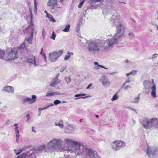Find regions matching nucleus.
<instances>
[{
  "instance_id": "obj_38",
  "label": "nucleus",
  "mask_w": 158,
  "mask_h": 158,
  "mask_svg": "<svg viewBox=\"0 0 158 158\" xmlns=\"http://www.w3.org/2000/svg\"><path fill=\"white\" fill-rule=\"evenodd\" d=\"M137 72V71L136 70H133L131 72V74H132V75H134L136 74Z\"/></svg>"
},
{
  "instance_id": "obj_53",
  "label": "nucleus",
  "mask_w": 158,
  "mask_h": 158,
  "mask_svg": "<svg viewBox=\"0 0 158 158\" xmlns=\"http://www.w3.org/2000/svg\"><path fill=\"white\" fill-rule=\"evenodd\" d=\"M34 0V5H35V7L36 8H37L36 5L37 4V2H36V0Z\"/></svg>"
},
{
  "instance_id": "obj_4",
  "label": "nucleus",
  "mask_w": 158,
  "mask_h": 158,
  "mask_svg": "<svg viewBox=\"0 0 158 158\" xmlns=\"http://www.w3.org/2000/svg\"><path fill=\"white\" fill-rule=\"evenodd\" d=\"M102 48V44L101 42L92 41L88 43V49L89 51L98 52Z\"/></svg>"
},
{
  "instance_id": "obj_41",
  "label": "nucleus",
  "mask_w": 158,
  "mask_h": 158,
  "mask_svg": "<svg viewBox=\"0 0 158 158\" xmlns=\"http://www.w3.org/2000/svg\"><path fill=\"white\" fill-rule=\"evenodd\" d=\"M129 36L131 37V38H133L135 36L133 33L131 32L128 33Z\"/></svg>"
},
{
  "instance_id": "obj_59",
  "label": "nucleus",
  "mask_w": 158,
  "mask_h": 158,
  "mask_svg": "<svg viewBox=\"0 0 158 158\" xmlns=\"http://www.w3.org/2000/svg\"><path fill=\"white\" fill-rule=\"evenodd\" d=\"M51 20L53 22H55L56 20L53 19V18L52 19H51Z\"/></svg>"
},
{
  "instance_id": "obj_55",
  "label": "nucleus",
  "mask_w": 158,
  "mask_h": 158,
  "mask_svg": "<svg viewBox=\"0 0 158 158\" xmlns=\"http://www.w3.org/2000/svg\"><path fill=\"white\" fill-rule=\"evenodd\" d=\"M94 64L95 65H98V66H99V64H98V63L97 62H95Z\"/></svg>"
},
{
  "instance_id": "obj_56",
  "label": "nucleus",
  "mask_w": 158,
  "mask_h": 158,
  "mask_svg": "<svg viewBox=\"0 0 158 158\" xmlns=\"http://www.w3.org/2000/svg\"><path fill=\"white\" fill-rule=\"evenodd\" d=\"M99 67H100L102 68H104L105 69H107V68L103 66H102V65H99Z\"/></svg>"
},
{
  "instance_id": "obj_26",
  "label": "nucleus",
  "mask_w": 158,
  "mask_h": 158,
  "mask_svg": "<svg viewBox=\"0 0 158 158\" xmlns=\"http://www.w3.org/2000/svg\"><path fill=\"white\" fill-rule=\"evenodd\" d=\"M104 0H90L89 2L90 3H95L98 2H103Z\"/></svg>"
},
{
  "instance_id": "obj_33",
  "label": "nucleus",
  "mask_w": 158,
  "mask_h": 158,
  "mask_svg": "<svg viewBox=\"0 0 158 158\" xmlns=\"http://www.w3.org/2000/svg\"><path fill=\"white\" fill-rule=\"evenodd\" d=\"M4 55V52L2 50H0V59L2 58Z\"/></svg>"
},
{
  "instance_id": "obj_49",
  "label": "nucleus",
  "mask_w": 158,
  "mask_h": 158,
  "mask_svg": "<svg viewBox=\"0 0 158 158\" xmlns=\"http://www.w3.org/2000/svg\"><path fill=\"white\" fill-rule=\"evenodd\" d=\"M92 84L91 83L89 84L88 85V86L86 88V89H89L92 86Z\"/></svg>"
},
{
  "instance_id": "obj_37",
  "label": "nucleus",
  "mask_w": 158,
  "mask_h": 158,
  "mask_svg": "<svg viewBox=\"0 0 158 158\" xmlns=\"http://www.w3.org/2000/svg\"><path fill=\"white\" fill-rule=\"evenodd\" d=\"M26 116L27 117V123H29V121L30 120V118H31L29 114H27L26 115Z\"/></svg>"
},
{
  "instance_id": "obj_57",
  "label": "nucleus",
  "mask_w": 158,
  "mask_h": 158,
  "mask_svg": "<svg viewBox=\"0 0 158 158\" xmlns=\"http://www.w3.org/2000/svg\"><path fill=\"white\" fill-rule=\"evenodd\" d=\"M42 108H39L38 109V112H39L40 113H41V110H41L42 109Z\"/></svg>"
},
{
  "instance_id": "obj_2",
  "label": "nucleus",
  "mask_w": 158,
  "mask_h": 158,
  "mask_svg": "<svg viewBox=\"0 0 158 158\" xmlns=\"http://www.w3.org/2000/svg\"><path fill=\"white\" fill-rule=\"evenodd\" d=\"M111 21L116 26L117 33L111 38L108 39L104 41L103 47L105 49L112 48L114 45L121 42L123 37L124 28L119 19L115 16H112Z\"/></svg>"
},
{
  "instance_id": "obj_61",
  "label": "nucleus",
  "mask_w": 158,
  "mask_h": 158,
  "mask_svg": "<svg viewBox=\"0 0 158 158\" xmlns=\"http://www.w3.org/2000/svg\"><path fill=\"white\" fill-rule=\"evenodd\" d=\"M91 4L90 5L91 7H92L93 9L95 8L94 7V6L92 4L93 3H91Z\"/></svg>"
},
{
  "instance_id": "obj_43",
  "label": "nucleus",
  "mask_w": 158,
  "mask_h": 158,
  "mask_svg": "<svg viewBox=\"0 0 158 158\" xmlns=\"http://www.w3.org/2000/svg\"><path fill=\"white\" fill-rule=\"evenodd\" d=\"M46 34V32L45 31L44 29H43V31H42V35L43 36V37H44L45 36Z\"/></svg>"
},
{
  "instance_id": "obj_11",
  "label": "nucleus",
  "mask_w": 158,
  "mask_h": 158,
  "mask_svg": "<svg viewBox=\"0 0 158 158\" xmlns=\"http://www.w3.org/2000/svg\"><path fill=\"white\" fill-rule=\"evenodd\" d=\"M30 18H31V20H30V24L32 26V27L31 28V34L29 36V38L27 39V41L29 44H32V40L33 39V33L34 32H35V33H36V31L34 32V24L32 22V13L31 12L30 13Z\"/></svg>"
},
{
  "instance_id": "obj_28",
  "label": "nucleus",
  "mask_w": 158,
  "mask_h": 158,
  "mask_svg": "<svg viewBox=\"0 0 158 158\" xmlns=\"http://www.w3.org/2000/svg\"><path fill=\"white\" fill-rule=\"evenodd\" d=\"M139 94L138 96L135 98L134 101H133L132 102L133 103H138L139 100Z\"/></svg>"
},
{
  "instance_id": "obj_64",
  "label": "nucleus",
  "mask_w": 158,
  "mask_h": 158,
  "mask_svg": "<svg viewBox=\"0 0 158 158\" xmlns=\"http://www.w3.org/2000/svg\"><path fill=\"white\" fill-rule=\"evenodd\" d=\"M131 72L130 73H127L126 74V75L127 77H128L131 74Z\"/></svg>"
},
{
  "instance_id": "obj_5",
  "label": "nucleus",
  "mask_w": 158,
  "mask_h": 158,
  "mask_svg": "<svg viewBox=\"0 0 158 158\" xmlns=\"http://www.w3.org/2000/svg\"><path fill=\"white\" fill-rule=\"evenodd\" d=\"M155 121L154 118L148 119L144 118L140 121V123L144 128L148 130L153 127V123L155 122Z\"/></svg>"
},
{
  "instance_id": "obj_21",
  "label": "nucleus",
  "mask_w": 158,
  "mask_h": 158,
  "mask_svg": "<svg viewBox=\"0 0 158 158\" xmlns=\"http://www.w3.org/2000/svg\"><path fill=\"white\" fill-rule=\"evenodd\" d=\"M55 124L56 126H58L60 128L63 129L64 128L63 122L61 120L56 121Z\"/></svg>"
},
{
  "instance_id": "obj_29",
  "label": "nucleus",
  "mask_w": 158,
  "mask_h": 158,
  "mask_svg": "<svg viewBox=\"0 0 158 158\" xmlns=\"http://www.w3.org/2000/svg\"><path fill=\"white\" fill-rule=\"evenodd\" d=\"M118 97V95L116 93L112 97L111 100L112 101H114L117 100Z\"/></svg>"
},
{
  "instance_id": "obj_17",
  "label": "nucleus",
  "mask_w": 158,
  "mask_h": 158,
  "mask_svg": "<svg viewBox=\"0 0 158 158\" xmlns=\"http://www.w3.org/2000/svg\"><path fill=\"white\" fill-rule=\"evenodd\" d=\"M152 83L150 80H145L143 82V86L145 89H151Z\"/></svg>"
},
{
  "instance_id": "obj_25",
  "label": "nucleus",
  "mask_w": 158,
  "mask_h": 158,
  "mask_svg": "<svg viewBox=\"0 0 158 158\" xmlns=\"http://www.w3.org/2000/svg\"><path fill=\"white\" fill-rule=\"evenodd\" d=\"M85 95H86V94H76L75 95V97H78V98H76L75 99H77L80 98H86L88 97V96H87L85 97H81V96H85Z\"/></svg>"
},
{
  "instance_id": "obj_19",
  "label": "nucleus",
  "mask_w": 158,
  "mask_h": 158,
  "mask_svg": "<svg viewBox=\"0 0 158 158\" xmlns=\"http://www.w3.org/2000/svg\"><path fill=\"white\" fill-rule=\"evenodd\" d=\"M57 0H49L48 5V6H52V9H53L54 7H55L57 5Z\"/></svg>"
},
{
  "instance_id": "obj_10",
  "label": "nucleus",
  "mask_w": 158,
  "mask_h": 158,
  "mask_svg": "<svg viewBox=\"0 0 158 158\" xmlns=\"http://www.w3.org/2000/svg\"><path fill=\"white\" fill-rule=\"evenodd\" d=\"M36 150L32 149L30 150L27 154L23 153L22 156L25 158H36L37 156L36 154Z\"/></svg>"
},
{
  "instance_id": "obj_20",
  "label": "nucleus",
  "mask_w": 158,
  "mask_h": 158,
  "mask_svg": "<svg viewBox=\"0 0 158 158\" xmlns=\"http://www.w3.org/2000/svg\"><path fill=\"white\" fill-rule=\"evenodd\" d=\"M61 81L60 79H57L55 78H53L50 82L49 85L52 87H54L55 85L58 84Z\"/></svg>"
},
{
  "instance_id": "obj_47",
  "label": "nucleus",
  "mask_w": 158,
  "mask_h": 158,
  "mask_svg": "<svg viewBox=\"0 0 158 158\" xmlns=\"http://www.w3.org/2000/svg\"><path fill=\"white\" fill-rule=\"evenodd\" d=\"M131 88V87L127 85L124 87V89L127 90L128 88Z\"/></svg>"
},
{
  "instance_id": "obj_35",
  "label": "nucleus",
  "mask_w": 158,
  "mask_h": 158,
  "mask_svg": "<svg viewBox=\"0 0 158 158\" xmlns=\"http://www.w3.org/2000/svg\"><path fill=\"white\" fill-rule=\"evenodd\" d=\"M61 102L60 101L58 100H56L54 101V103L55 105H56L58 104H60V103H61Z\"/></svg>"
},
{
  "instance_id": "obj_52",
  "label": "nucleus",
  "mask_w": 158,
  "mask_h": 158,
  "mask_svg": "<svg viewBox=\"0 0 158 158\" xmlns=\"http://www.w3.org/2000/svg\"><path fill=\"white\" fill-rule=\"evenodd\" d=\"M43 57H44V61H45V62H47V58H46V55L45 56H43Z\"/></svg>"
},
{
  "instance_id": "obj_27",
  "label": "nucleus",
  "mask_w": 158,
  "mask_h": 158,
  "mask_svg": "<svg viewBox=\"0 0 158 158\" xmlns=\"http://www.w3.org/2000/svg\"><path fill=\"white\" fill-rule=\"evenodd\" d=\"M70 27V25L68 24H67L65 28L62 30V31L64 32H68L69 31V29Z\"/></svg>"
},
{
  "instance_id": "obj_24",
  "label": "nucleus",
  "mask_w": 158,
  "mask_h": 158,
  "mask_svg": "<svg viewBox=\"0 0 158 158\" xmlns=\"http://www.w3.org/2000/svg\"><path fill=\"white\" fill-rule=\"evenodd\" d=\"M18 127H16L15 129V133L16 134V141L18 142V140L19 138V137L20 136V134H19V131L18 130Z\"/></svg>"
},
{
  "instance_id": "obj_30",
  "label": "nucleus",
  "mask_w": 158,
  "mask_h": 158,
  "mask_svg": "<svg viewBox=\"0 0 158 158\" xmlns=\"http://www.w3.org/2000/svg\"><path fill=\"white\" fill-rule=\"evenodd\" d=\"M155 120V122L153 123V127L155 126L156 128L158 129V120L156 118H154Z\"/></svg>"
},
{
  "instance_id": "obj_9",
  "label": "nucleus",
  "mask_w": 158,
  "mask_h": 158,
  "mask_svg": "<svg viewBox=\"0 0 158 158\" xmlns=\"http://www.w3.org/2000/svg\"><path fill=\"white\" fill-rule=\"evenodd\" d=\"M18 51L16 49H12L9 52L7 60L8 61L14 60L18 58Z\"/></svg>"
},
{
  "instance_id": "obj_54",
  "label": "nucleus",
  "mask_w": 158,
  "mask_h": 158,
  "mask_svg": "<svg viewBox=\"0 0 158 158\" xmlns=\"http://www.w3.org/2000/svg\"><path fill=\"white\" fill-rule=\"evenodd\" d=\"M24 158L23 156H22V154L20 156H19L16 158Z\"/></svg>"
},
{
  "instance_id": "obj_50",
  "label": "nucleus",
  "mask_w": 158,
  "mask_h": 158,
  "mask_svg": "<svg viewBox=\"0 0 158 158\" xmlns=\"http://www.w3.org/2000/svg\"><path fill=\"white\" fill-rule=\"evenodd\" d=\"M59 74L60 73H59L58 74H57L56 75V76L54 77V78H55V79H58V78L59 77Z\"/></svg>"
},
{
  "instance_id": "obj_46",
  "label": "nucleus",
  "mask_w": 158,
  "mask_h": 158,
  "mask_svg": "<svg viewBox=\"0 0 158 158\" xmlns=\"http://www.w3.org/2000/svg\"><path fill=\"white\" fill-rule=\"evenodd\" d=\"M25 44H24L23 43L21 44V46L20 47L21 48H23L25 47Z\"/></svg>"
},
{
  "instance_id": "obj_39",
  "label": "nucleus",
  "mask_w": 158,
  "mask_h": 158,
  "mask_svg": "<svg viewBox=\"0 0 158 158\" xmlns=\"http://www.w3.org/2000/svg\"><path fill=\"white\" fill-rule=\"evenodd\" d=\"M66 68V67L65 66H63L61 67V69L60 70V72H63Z\"/></svg>"
},
{
  "instance_id": "obj_32",
  "label": "nucleus",
  "mask_w": 158,
  "mask_h": 158,
  "mask_svg": "<svg viewBox=\"0 0 158 158\" xmlns=\"http://www.w3.org/2000/svg\"><path fill=\"white\" fill-rule=\"evenodd\" d=\"M56 36V35L55 34L54 31H53L52 36H51L50 38L53 40H55Z\"/></svg>"
},
{
  "instance_id": "obj_44",
  "label": "nucleus",
  "mask_w": 158,
  "mask_h": 158,
  "mask_svg": "<svg viewBox=\"0 0 158 158\" xmlns=\"http://www.w3.org/2000/svg\"><path fill=\"white\" fill-rule=\"evenodd\" d=\"M11 123L9 119H8L6 122V124L7 125H10Z\"/></svg>"
},
{
  "instance_id": "obj_34",
  "label": "nucleus",
  "mask_w": 158,
  "mask_h": 158,
  "mask_svg": "<svg viewBox=\"0 0 158 158\" xmlns=\"http://www.w3.org/2000/svg\"><path fill=\"white\" fill-rule=\"evenodd\" d=\"M84 2V0H83L82 2H81L79 3V5L78 6V7L79 8H81Z\"/></svg>"
},
{
  "instance_id": "obj_31",
  "label": "nucleus",
  "mask_w": 158,
  "mask_h": 158,
  "mask_svg": "<svg viewBox=\"0 0 158 158\" xmlns=\"http://www.w3.org/2000/svg\"><path fill=\"white\" fill-rule=\"evenodd\" d=\"M65 80L67 84L69 83L71 81V78L69 76L65 77Z\"/></svg>"
},
{
  "instance_id": "obj_58",
  "label": "nucleus",
  "mask_w": 158,
  "mask_h": 158,
  "mask_svg": "<svg viewBox=\"0 0 158 158\" xmlns=\"http://www.w3.org/2000/svg\"><path fill=\"white\" fill-rule=\"evenodd\" d=\"M130 81V80L129 79H127L126 80L125 82V83L129 82Z\"/></svg>"
},
{
  "instance_id": "obj_16",
  "label": "nucleus",
  "mask_w": 158,
  "mask_h": 158,
  "mask_svg": "<svg viewBox=\"0 0 158 158\" xmlns=\"http://www.w3.org/2000/svg\"><path fill=\"white\" fill-rule=\"evenodd\" d=\"M152 87H151V94L152 97L155 98L156 97V85L154 84V82L153 79H152Z\"/></svg>"
},
{
  "instance_id": "obj_60",
  "label": "nucleus",
  "mask_w": 158,
  "mask_h": 158,
  "mask_svg": "<svg viewBox=\"0 0 158 158\" xmlns=\"http://www.w3.org/2000/svg\"><path fill=\"white\" fill-rule=\"evenodd\" d=\"M51 20L53 22H55L56 20L53 19V18L52 19H51Z\"/></svg>"
},
{
  "instance_id": "obj_3",
  "label": "nucleus",
  "mask_w": 158,
  "mask_h": 158,
  "mask_svg": "<svg viewBox=\"0 0 158 158\" xmlns=\"http://www.w3.org/2000/svg\"><path fill=\"white\" fill-rule=\"evenodd\" d=\"M62 142L60 139L54 138L47 143V149L50 152L54 151H59Z\"/></svg>"
},
{
  "instance_id": "obj_7",
  "label": "nucleus",
  "mask_w": 158,
  "mask_h": 158,
  "mask_svg": "<svg viewBox=\"0 0 158 158\" xmlns=\"http://www.w3.org/2000/svg\"><path fill=\"white\" fill-rule=\"evenodd\" d=\"M111 147L113 150L117 151L126 146L125 143L121 140H116L110 144Z\"/></svg>"
},
{
  "instance_id": "obj_23",
  "label": "nucleus",
  "mask_w": 158,
  "mask_h": 158,
  "mask_svg": "<svg viewBox=\"0 0 158 158\" xmlns=\"http://www.w3.org/2000/svg\"><path fill=\"white\" fill-rule=\"evenodd\" d=\"M67 54L68 55H65V56L64 60H67L68 59H69L70 57L71 56L73 55V53L72 52H70L69 51H68L67 52Z\"/></svg>"
},
{
  "instance_id": "obj_6",
  "label": "nucleus",
  "mask_w": 158,
  "mask_h": 158,
  "mask_svg": "<svg viewBox=\"0 0 158 158\" xmlns=\"http://www.w3.org/2000/svg\"><path fill=\"white\" fill-rule=\"evenodd\" d=\"M62 50L54 51L49 54L48 58L51 62L56 61L63 54Z\"/></svg>"
},
{
  "instance_id": "obj_48",
  "label": "nucleus",
  "mask_w": 158,
  "mask_h": 158,
  "mask_svg": "<svg viewBox=\"0 0 158 158\" xmlns=\"http://www.w3.org/2000/svg\"><path fill=\"white\" fill-rule=\"evenodd\" d=\"M54 106V104L53 103H50L48 104V105L47 106V107H48V108L50 106Z\"/></svg>"
},
{
  "instance_id": "obj_51",
  "label": "nucleus",
  "mask_w": 158,
  "mask_h": 158,
  "mask_svg": "<svg viewBox=\"0 0 158 158\" xmlns=\"http://www.w3.org/2000/svg\"><path fill=\"white\" fill-rule=\"evenodd\" d=\"M157 54H156V53H155L154 54H153V55H152V59H154V58H155L156 57V55H157Z\"/></svg>"
},
{
  "instance_id": "obj_15",
  "label": "nucleus",
  "mask_w": 158,
  "mask_h": 158,
  "mask_svg": "<svg viewBox=\"0 0 158 158\" xmlns=\"http://www.w3.org/2000/svg\"><path fill=\"white\" fill-rule=\"evenodd\" d=\"M36 96L35 95H32V98L26 97L24 98L23 100L24 102H29L30 104H32L34 103L36 100Z\"/></svg>"
},
{
  "instance_id": "obj_12",
  "label": "nucleus",
  "mask_w": 158,
  "mask_h": 158,
  "mask_svg": "<svg viewBox=\"0 0 158 158\" xmlns=\"http://www.w3.org/2000/svg\"><path fill=\"white\" fill-rule=\"evenodd\" d=\"M99 80L102 85L105 87H107L110 84V82L108 79L105 75L102 76L100 78Z\"/></svg>"
},
{
  "instance_id": "obj_8",
  "label": "nucleus",
  "mask_w": 158,
  "mask_h": 158,
  "mask_svg": "<svg viewBox=\"0 0 158 158\" xmlns=\"http://www.w3.org/2000/svg\"><path fill=\"white\" fill-rule=\"evenodd\" d=\"M158 151V147L155 146H150L147 145V152L150 157H153L156 155Z\"/></svg>"
},
{
  "instance_id": "obj_63",
  "label": "nucleus",
  "mask_w": 158,
  "mask_h": 158,
  "mask_svg": "<svg viewBox=\"0 0 158 158\" xmlns=\"http://www.w3.org/2000/svg\"><path fill=\"white\" fill-rule=\"evenodd\" d=\"M32 131L34 132H35L36 131H35L34 129V127H33L32 128Z\"/></svg>"
},
{
  "instance_id": "obj_18",
  "label": "nucleus",
  "mask_w": 158,
  "mask_h": 158,
  "mask_svg": "<svg viewBox=\"0 0 158 158\" xmlns=\"http://www.w3.org/2000/svg\"><path fill=\"white\" fill-rule=\"evenodd\" d=\"M35 57L33 56H32L30 58H29L27 60V62L29 63L33 64L35 67L38 66L39 64H37L35 60Z\"/></svg>"
},
{
  "instance_id": "obj_1",
  "label": "nucleus",
  "mask_w": 158,
  "mask_h": 158,
  "mask_svg": "<svg viewBox=\"0 0 158 158\" xmlns=\"http://www.w3.org/2000/svg\"><path fill=\"white\" fill-rule=\"evenodd\" d=\"M65 140L68 144H71L72 147L71 148H66V149L62 148L60 149L61 152L69 151L74 153L76 156L86 155L89 156L90 158H101L96 152L82 144L68 139H65Z\"/></svg>"
},
{
  "instance_id": "obj_36",
  "label": "nucleus",
  "mask_w": 158,
  "mask_h": 158,
  "mask_svg": "<svg viewBox=\"0 0 158 158\" xmlns=\"http://www.w3.org/2000/svg\"><path fill=\"white\" fill-rule=\"evenodd\" d=\"M53 96V93H50L49 92H48L46 94V96L47 97L48 96Z\"/></svg>"
},
{
  "instance_id": "obj_14",
  "label": "nucleus",
  "mask_w": 158,
  "mask_h": 158,
  "mask_svg": "<svg viewBox=\"0 0 158 158\" xmlns=\"http://www.w3.org/2000/svg\"><path fill=\"white\" fill-rule=\"evenodd\" d=\"M14 88L13 87L6 85L3 87L2 91L9 94H13L14 92Z\"/></svg>"
},
{
  "instance_id": "obj_62",
  "label": "nucleus",
  "mask_w": 158,
  "mask_h": 158,
  "mask_svg": "<svg viewBox=\"0 0 158 158\" xmlns=\"http://www.w3.org/2000/svg\"><path fill=\"white\" fill-rule=\"evenodd\" d=\"M47 108H48V107L47 106L46 107H44L43 108H42V109L41 110H45V109H47Z\"/></svg>"
},
{
  "instance_id": "obj_42",
  "label": "nucleus",
  "mask_w": 158,
  "mask_h": 158,
  "mask_svg": "<svg viewBox=\"0 0 158 158\" xmlns=\"http://www.w3.org/2000/svg\"><path fill=\"white\" fill-rule=\"evenodd\" d=\"M40 54L42 55L43 56H45V54L44 52L43 51V48H42L41 50V51L40 52Z\"/></svg>"
},
{
  "instance_id": "obj_13",
  "label": "nucleus",
  "mask_w": 158,
  "mask_h": 158,
  "mask_svg": "<svg viewBox=\"0 0 158 158\" xmlns=\"http://www.w3.org/2000/svg\"><path fill=\"white\" fill-rule=\"evenodd\" d=\"M33 149H35L37 151L36 154L38 155V154L41 152H50V151L47 149V144L46 145H43L37 147L36 148H33Z\"/></svg>"
},
{
  "instance_id": "obj_45",
  "label": "nucleus",
  "mask_w": 158,
  "mask_h": 158,
  "mask_svg": "<svg viewBox=\"0 0 158 158\" xmlns=\"http://www.w3.org/2000/svg\"><path fill=\"white\" fill-rule=\"evenodd\" d=\"M53 93V95H60L61 94L59 92H54Z\"/></svg>"
},
{
  "instance_id": "obj_40",
  "label": "nucleus",
  "mask_w": 158,
  "mask_h": 158,
  "mask_svg": "<svg viewBox=\"0 0 158 158\" xmlns=\"http://www.w3.org/2000/svg\"><path fill=\"white\" fill-rule=\"evenodd\" d=\"M46 15L47 16V17H48V18L50 19V20H51V19H52V18H53V17L52 15H51L47 14Z\"/></svg>"
},
{
  "instance_id": "obj_22",
  "label": "nucleus",
  "mask_w": 158,
  "mask_h": 158,
  "mask_svg": "<svg viewBox=\"0 0 158 158\" xmlns=\"http://www.w3.org/2000/svg\"><path fill=\"white\" fill-rule=\"evenodd\" d=\"M27 147L26 146L23 148L22 149H20L19 150L14 149V152L16 155L19 154L22 151L26 150Z\"/></svg>"
}]
</instances>
